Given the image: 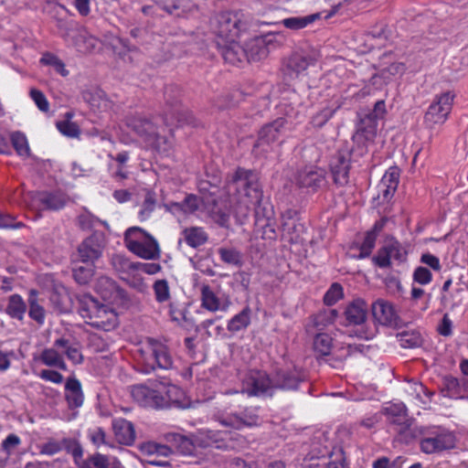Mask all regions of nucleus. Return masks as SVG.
<instances>
[{
	"label": "nucleus",
	"instance_id": "obj_1",
	"mask_svg": "<svg viewBox=\"0 0 468 468\" xmlns=\"http://www.w3.org/2000/svg\"><path fill=\"white\" fill-rule=\"evenodd\" d=\"M95 291L106 303H100L90 294L78 297V311L84 319L106 318L105 322H112L117 314L112 304L125 298V292L116 282L107 277L97 279Z\"/></svg>",
	"mask_w": 468,
	"mask_h": 468
},
{
	"label": "nucleus",
	"instance_id": "obj_2",
	"mask_svg": "<svg viewBox=\"0 0 468 468\" xmlns=\"http://www.w3.org/2000/svg\"><path fill=\"white\" fill-rule=\"evenodd\" d=\"M181 90L178 86L171 84L165 88L164 97L165 110L164 122L166 126L194 125L195 118L190 112L180 104Z\"/></svg>",
	"mask_w": 468,
	"mask_h": 468
},
{
	"label": "nucleus",
	"instance_id": "obj_3",
	"mask_svg": "<svg viewBox=\"0 0 468 468\" xmlns=\"http://www.w3.org/2000/svg\"><path fill=\"white\" fill-rule=\"evenodd\" d=\"M421 437L420 441V451L425 454H434L455 446L454 436L445 431H430L420 426L415 427L410 439Z\"/></svg>",
	"mask_w": 468,
	"mask_h": 468
},
{
	"label": "nucleus",
	"instance_id": "obj_4",
	"mask_svg": "<svg viewBox=\"0 0 468 468\" xmlns=\"http://www.w3.org/2000/svg\"><path fill=\"white\" fill-rule=\"evenodd\" d=\"M289 119H291V116L287 113L286 117H279L261 128L252 149L255 155L265 156L271 151V144L278 140L287 128Z\"/></svg>",
	"mask_w": 468,
	"mask_h": 468
},
{
	"label": "nucleus",
	"instance_id": "obj_5",
	"mask_svg": "<svg viewBox=\"0 0 468 468\" xmlns=\"http://www.w3.org/2000/svg\"><path fill=\"white\" fill-rule=\"evenodd\" d=\"M274 384L269 374L262 370L251 369L241 378L240 392L249 397L272 396Z\"/></svg>",
	"mask_w": 468,
	"mask_h": 468
},
{
	"label": "nucleus",
	"instance_id": "obj_6",
	"mask_svg": "<svg viewBox=\"0 0 468 468\" xmlns=\"http://www.w3.org/2000/svg\"><path fill=\"white\" fill-rule=\"evenodd\" d=\"M239 12H222L216 17L215 32L221 40L236 39L242 30L246 29V23Z\"/></svg>",
	"mask_w": 468,
	"mask_h": 468
},
{
	"label": "nucleus",
	"instance_id": "obj_7",
	"mask_svg": "<svg viewBox=\"0 0 468 468\" xmlns=\"http://www.w3.org/2000/svg\"><path fill=\"white\" fill-rule=\"evenodd\" d=\"M317 60L314 52L298 50L292 52L282 64V73L289 80L297 78Z\"/></svg>",
	"mask_w": 468,
	"mask_h": 468
},
{
	"label": "nucleus",
	"instance_id": "obj_8",
	"mask_svg": "<svg viewBox=\"0 0 468 468\" xmlns=\"http://www.w3.org/2000/svg\"><path fill=\"white\" fill-rule=\"evenodd\" d=\"M125 124L151 146H154L159 139L157 125L146 117L140 114L129 115L125 118Z\"/></svg>",
	"mask_w": 468,
	"mask_h": 468
},
{
	"label": "nucleus",
	"instance_id": "obj_9",
	"mask_svg": "<svg viewBox=\"0 0 468 468\" xmlns=\"http://www.w3.org/2000/svg\"><path fill=\"white\" fill-rule=\"evenodd\" d=\"M453 96L450 92H444L437 96L430 105L424 116V122L429 128L436 124H442L451 112Z\"/></svg>",
	"mask_w": 468,
	"mask_h": 468
},
{
	"label": "nucleus",
	"instance_id": "obj_10",
	"mask_svg": "<svg viewBox=\"0 0 468 468\" xmlns=\"http://www.w3.org/2000/svg\"><path fill=\"white\" fill-rule=\"evenodd\" d=\"M233 183L237 188H243L245 195L251 198V202L259 203L262 194L257 173L252 170L238 168L233 176Z\"/></svg>",
	"mask_w": 468,
	"mask_h": 468
},
{
	"label": "nucleus",
	"instance_id": "obj_11",
	"mask_svg": "<svg viewBox=\"0 0 468 468\" xmlns=\"http://www.w3.org/2000/svg\"><path fill=\"white\" fill-rule=\"evenodd\" d=\"M258 408H246L240 414L229 413L218 416V421L224 427L240 430L257 426L260 423Z\"/></svg>",
	"mask_w": 468,
	"mask_h": 468
},
{
	"label": "nucleus",
	"instance_id": "obj_12",
	"mask_svg": "<svg viewBox=\"0 0 468 468\" xmlns=\"http://www.w3.org/2000/svg\"><path fill=\"white\" fill-rule=\"evenodd\" d=\"M351 150L346 148L339 150L332 158L330 168L334 183L338 186L347 185L351 167Z\"/></svg>",
	"mask_w": 468,
	"mask_h": 468
},
{
	"label": "nucleus",
	"instance_id": "obj_13",
	"mask_svg": "<svg viewBox=\"0 0 468 468\" xmlns=\"http://www.w3.org/2000/svg\"><path fill=\"white\" fill-rule=\"evenodd\" d=\"M147 342L149 344L152 356L146 362V368L144 369V372H150V370L155 368V366L163 369L170 368L173 365V359L167 346L154 338H148Z\"/></svg>",
	"mask_w": 468,
	"mask_h": 468
},
{
	"label": "nucleus",
	"instance_id": "obj_14",
	"mask_svg": "<svg viewBox=\"0 0 468 468\" xmlns=\"http://www.w3.org/2000/svg\"><path fill=\"white\" fill-rule=\"evenodd\" d=\"M296 184L300 187L316 192L326 185V172L320 167L306 166L298 172Z\"/></svg>",
	"mask_w": 468,
	"mask_h": 468
},
{
	"label": "nucleus",
	"instance_id": "obj_15",
	"mask_svg": "<svg viewBox=\"0 0 468 468\" xmlns=\"http://www.w3.org/2000/svg\"><path fill=\"white\" fill-rule=\"evenodd\" d=\"M133 400L143 407L160 408L165 404L164 397L154 389L145 385H134L131 388Z\"/></svg>",
	"mask_w": 468,
	"mask_h": 468
},
{
	"label": "nucleus",
	"instance_id": "obj_16",
	"mask_svg": "<svg viewBox=\"0 0 468 468\" xmlns=\"http://www.w3.org/2000/svg\"><path fill=\"white\" fill-rule=\"evenodd\" d=\"M303 379V372L296 367H282L276 371L272 383L274 390L276 388L295 389Z\"/></svg>",
	"mask_w": 468,
	"mask_h": 468
},
{
	"label": "nucleus",
	"instance_id": "obj_17",
	"mask_svg": "<svg viewBox=\"0 0 468 468\" xmlns=\"http://www.w3.org/2000/svg\"><path fill=\"white\" fill-rule=\"evenodd\" d=\"M377 131L378 122L376 120L365 114L360 117L356 124V133L353 135V141L357 144L363 145L361 154L367 151L366 144L373 142L376 138Z\"/></svg>",
	"mask_w": 468,
	"mask_h": 468
},
{
	"label": "nucleus",
	"instance_id": "obj_18",
	"mask_svg": "<svg viewBox=\"0 0 468 468\" xmlns=\"http://www.w3.org/2000/svg\"><path fill=\"white\" fill-rule=\"evenodd\" d=\"M102 253V247L95 236L85 239L78 247V257L83 264L94 265Z\"/></svg>",
	"mask_w": 468,
	"mask_h": 468
},
{
	"label": "nucleus",
	"instance_id": "obj_19",
	"mask_svg": "<svg viewBox=\"0 0 468 468\" xmlns=\"http://www.w3.org/2000/svg\"><path fill=\"white\" fill-rule=\"evenodd\" d=\"M218 47L224 60L229 64L235 65L246 58L245 48L241 47L236 39L218 41Z\"/></svg>",
	"mask_w": 468,
	"mask_h": 468
},
{
	"label": "nucleus",
	"instance_id": "obj_20",
	"mask_svg": "<svg viewBox=\"0 0 468 468\" xmlns=\"http://www.w3.org/2000/svg\"><path fill=\"white\" fill-rule=\"evenodd\" d=\"M36 200L42 209L57 211L67 205L69 197L61 191H42L37 194Z\"/></svg>",
	"mask_w": 468,
	"mask_h": 468
},
{
	"label": "nucleus",
	"instance_id": "obj_21",
	"mask_svg": "<svg viewBox=\"0 0 468 468\" xmlns=\"http://www.w3.org/2000/svg\"><path fill=\"white\" fill-rule=\"evenodd\" d=\"M112 431L118 443L130 446L135 441V431L133 423L123 418L112 420Z\"/></svg>",
	"mask_w": 468,
	"mask_h": 468
},
{
	"label": "nucleus",
	"instance_id": "obj_22",
	"mask_svg": "<svg viewBox=\"0 0 468 468\" xmlns=\"http://www.w3.org/2000/svg\"><path fill=\"white\" fill-rule=\"evenodd\" d=\"M129 250L145 260L159 259L161 252L158 242L154 237L148 238L140 244L133 243V248H130Z\"/></svg>",
	"mask_w": 468,
	"mask_h": 468
},
{
	"label": "nucleus",
	"instance_id": "obj_23",
	"mask_svg": "<svg viewBox=\"0 0 468 468\" xmlns=\"http://www.w3.org/2000/svg\"><path fill=\"white\" fill-rule=\"evenodd\" d=\"M372 315L376 322H394L396 312L394 306L388 301L378 299L371 305Z\"/></svg>",
	"mask_w": 468,
	"mask_h": 468
},
{
	"label": "nucleus",
	"instance_id": "obj_24",
	"mask_svg": "<svg viewBox=\"0 0 468 468\" xmlns=\"http://www.w3.org/2000/svg\"><path fill=\"white\" fill-rule=\"evenodd\" d=\"M66 399L70 408H79L82 405L84 396L80 382L75 378H68L66 385Z\"/></svg>",
	"mask_w": 468,
	"mask_h": 468
},
{
	"label": "nucleus",
	"instance_id": "obj_25",
	"mask_svg": "<svg viewBox=\"0 0 468 468\" xmlns=\"http://www.w3.org/2000/svg\"><path fill=\"white\" fill-rule=\"evenodd\" d=\"M344 326L341 333L347 335L349 337H356L359 339H371L376 335L377 328L368 327L367 324H342Z\"/></svg>",
	"mask_w": 468,
	"mask_h": 468
},
{
	"label": "nucleus",
	"instance_id": "obj_26",
	"mask_svg": "<svg viewBox=\"0 0 468 468\" xmlns=\"http://www.w3.org/2000/svg\"><path fill=\"white\" fill-rule=\"evenodd\" d=\"M246 59L257 61L268 55V48L263 37H255L250 40L245 47Z\"/></svg>",
	"mask_w": 468,
	"mask_h": 468
},
{
	"label": "nucleus",
	"instance_id": "obj_27",
	"mask_svg": "<svg viewBox=\"0 0 468 468\" xmlns=\"http://www.w3.org/2000/svg\"><path fill=\"white\" fill-rule=\"evenodd\" d=\"M367 310V304L364 300H354L345 311L347 322H366Z\"/></svg>",
	"mask_w": 468,
	"mask_h": 468
},
{
	"label": "nucleus",
	"instance_id": "obj_28",
	"mask_svg": "<svg viewBox=\"0 0 468 468\" xmlns=\"http://www.w3.org/2000/svg\"><path fill=\"white\" fill-rule=\"evenodd\" d=\"M182 234L186 243L191 248H197L204 245L208 239L207 232L201 227L186 228Z\"/></svg>",
	"mask_w": 468,
	"mask_h": 468
},
{
	"label": "nucleus",
	"instance_id": "obj_29",
	"mask_svg": "<svg viewBox=\"0 0 468 468\" xmlns=\"http://www.w3.org/2000/svg\"><path fill=\"white\" fill-rule=\"evenodd\" d=\"M26 311L27 304L19 294H13L9 297L5 312L11 318L22 320Z\"/></svg>",
	"mask_w": 468,
	"mask_h": 468
},
{
	"label": "nucleus",
	"instance_id": "obj_30",
	"mask_svg": "<svg viewBox=\"0 0 468 468\" xmlns=\"http://www.w3.org/2000/svg\"><path fill=\"white\" fill-rule=\"evenodd\" d=\"M27 303L29 306V317L36 322H42L45 317V309L40 303V301L37 297V292L36 290H30Z\"/></svg>",
	"mask_w": 468,
	"mask_h": 468
},
{
	"label": "nucleus",
	"instance_id": "obj_31",
	"mask_svg": "<svg viewBox=\"0 0 468 468\" xmlns=\"http://www.w3.org/2000/svg\"><path fill=\"white\" fill-rule=\"evenodd\" d=\"M319 18V14H313L305 16H292L285 18L282 24L289 29L299 30L306 27L308 25Z\"/></svg>",
	"mask_w": 468,
	"mask_h": 468
},
{
	"label": "nucleus",
	"instance_id": "obj_32",
	"mask_svg": "<svg viewBox=\"0 0 468 468\" xmlns=\"http://www.w3.org/2000/svg\"><path fill=\"white\" fill-rule=\"evenodd\" d=\"M153 237L139 227H131L124 233V243L128 250L133 248V243H142L148 238Z\"/></svg>",
	"mask_w": 468,
	"mask_h": 468
},
{
	"label": "nucleus",
	"instance_id": "obj_33",
	"mask_svg": "<svg viewBox=\"0 0 468 468\" xmlns=\"http://www.w3.org/2000/svg\"><path fill=\"white\" fill-rule=\"evenodd\" d=\"M398 341L403 348H415L422 344V337L416 331H403L397 335Z\"/></svg>",
	"mask_w": 468,
	"mask_h": 468
},
{
	"label": "nucleus",
	"instance_id": "obj_34",
	"mask_svg": "<svg viewBox=\"0 0 468 468\" xmlns=\"http://www.w3.org/2000/svg\"><path fill=\"white\" fill-rule=\"evenodd\" d=\"M441 393L444 397L460 399L459 378L452 376H445L442 378Z\"/></svg>",
	"mask_w": 468,
	"mask_h": 468
},
{
	"label": "nucleus",
	"instance_id": "obj_35",
	"mask_svg": "<svg viewBox=\"0 0 468 468\" xmlns=\"http://www.w3.org/2000/svg\"><path fill=\"white\" fill-rule=\"evenodd\" d=\"M74 280L80 285H86L94 275V265H78L72 269Z\"/></svg>",
	"mask_w": 468,
	"mask_h": 468
},
{
	"label": "nucleus",
	"instance_id": "obj_36",
	"mask_svg": "<svg viewBox=\"0 0 468 468\" xmlns=\"http://www.w3.org/2000/svg\"><path fill=\"white\" fill-rule=\"evenodd\" d=\"M386 411L388 414L391 415L392 417L398 416V417L403 419V422H399V424L401 425V428L399 429L400 431L409 430L410 428V426H412L413 421H412V420L408 418L407 409L404 404L400 403V404L390 405L389 407L386 408Z\"/></svg>",
	"mask_w": 468,
	"mask_h": 468
},
{
	"label": "nucleus",
	"instance_id": "obj_37",
	"mask_svg": "<svg viewBox=\"0 0 468 468\" xmlns=\"http://www.w3.org/2000/svg\"><path fill=\"white\" fill-rule=\"evenodd\" d=\"M207 443L215 445L218 449L228 447L226 441L229 438V433L222 431L206 430L203 431Z\"/></svg>",
	"mask_w": 468,
	"mask_h": 468
},
{
	"label": "nucleus",
	"instance_id": "obj_38",
	"mask_svg": "<svg viewBox=\"0 0 468 468\" xmlns=\"http://www.w3.org/2000/svg\"><path fill=\"white\" fill-rule=\"evenodd\" d=\"M41 361L48 367H57L59 369L66 370L67 365L62 356L54 349H45L41 354Z\"/></svg>",
	"mask_w": 468,
	"mask_h": 468
},
{
	"label": "nucleus",
	"instance_id": "obj_39",
	"mask_svg": "<svg viewBox=\"0 0 468 468\" xmlns=\"http://www.w3.org/2000/svg\"><path fill=\"white\" fill-rule=\"evenodd\" d=\"M40 63L52 67L57 73L63 77H67L69 73L66 69L65 63L58 56L52 53H45L40 58Z\"/></svg>",
	"mask_w": 468,
	"mask_h": 468
},
{
	"label": "nucleus",
	"instance_id": "obj_40",
	"mask_svg": "<svg viewBox=\"0 0 468 468\" xmlns=\"http://www.w3.org/2000/svg\"><path fill=\"white\" fill-rule=\"evenodd\" d=\"M157 205L156 195L154 191L147 190L144 196V202L142 204V208L140 209L138 215L141 220H145L150 217L152 212L155 209Z\"/></svg>",
	"mask_w": 468,
	"mask_h": 468
},
{
	"label": "nucleus",
	"instance_id": "obj_41",
	"mask_svg": "<svg viewBox=\"0 0 468 468\" xmlns=\"http://www.w3.org/2000/svg\"><path fill=\"white\" fill-rule=\"evenodd\" d=\"M209 217L212 220L223 228H229V214L218 207L215 199L212 200V207L208 208Z\"/></svg>",
	"mask_w": 468,
	"mask_h": 468
},
{
	"label": "nucleus",
	"instance_id": "obj_42",
	"mask_svg": "<svg viewBox=\"0 0 468 468\" xmlns=\"http://www.w3.org/2000/svg\"><path fill=\"white\" fill-rule=\"evenodd\" d=\"M98 44V38L87 32L80 33L77 36L76 47L81 52H90L97 48Z\"/></svg>",
	"mask_w": 468,
	"mask_h": 468
},
{
	"label": "nucleus",
	"instance_id": "obj_43",
	"mask_svg": "<svg viewBox=\"0 0 468 468\" xmlns=\"http://www.w3.org/2000/svg\"><path fill=\"white\" fill-rule=\"evenodd\" d=\"M11 143L16 153L20 156L27 157L30 154L27 139L26 135L20 132H15L11 134Z\"/></svg>",
	"mask_w": 468,
	"mask_h": 468
},
{
	"label": "nucleus",
	"instance_id": "obj_44",
	"mask_svg": "<svg viewBox=\"0 0 468 468\" xmlns=\"http://www.w3.org/2000/svg\"><path fill=\"white\" fill-rule=\"evenodd\" d=\"M201 296L203 307L210 311H217L219 309V299L216 296L208 285L202 286Z\"/></svg>",
	"mask_w": 468,
	"mask_h": 468
},
{
	"label": "nucleus",
	"instance_id": "obj_45",
	"mask_svg": "<svg viewBox=\"0 0 468 468\" xmlns=\"http://www.w3.org/2000/svg\"><path fill=\"white\" fill-rule=\"evenodd\" d=\"M344 297V289L339 282H334L330 285L324 295V303L327 306L335 304Z\"/></svg>",
	"mask_w": 468,
	"mask_h": 468
},
{
	"label": "nucleus",
	"instance_id": "obj_46",
	"mask_svg": "<svg viewBox=\"0 0 468 468\" xmlns=\"http://www.w3.org/2000/svg\"><path fill=\"white\" fill-rule=\"evenodd\" d=\"M333 338L325 334L319 333L315 335L314 340V350L323 356L329 355L332 347Z\"/></svg>",
	"mask_w": 468,
	"mask_h": 468
},
{
	"label": "nucleus",
	"instance_id": "obj_47",
	"mask_svg": "<svg viewBox=\"0 0 468 468\" xmlns=\"http://www.w3.org/2000/svg\"><path fill=\"white\" fill-rule=\"evenodd\" d=\"M384 247L391 259L399 262L406 261L407 252L398 240L391 239L384 245Z\"/></svg>",
	"mask_w": 468,
	"mask_h": 468
},
{
	"label": "nucleus",
	"instance_id": "obj_48",
	"mask_svg": "<svg viewBox=\"0 0 468 468\" xmlns=\"http://www.w3.org/2000/svg\"><path fill=\"white\" fill-rule=\"evenodd\" d=\"M55 346L58 347H64L66 356L69 360H71L74 364H80L83 360V356L80 351L74 346H69V341L64 338H59L56 340Z\"/></svg>",
	"mask_w": 468,
	"mask_h": 468
},
{
	"label": "nucleus",
	"instance_id": "obj_49",
	"mask_svg": "<svg viewBox=\"0 0 468 468\" xmlns=\"http://www.w3.org/2000/svg\"><path fill=\"white\" fill-rule=\"evenodd\" d=\"M218 252L221 261L225 263L234 266L241 265V254L237 250L219 248Z\"/></svg>",
	"mask_w": 468,
	"mask_h": 468
},
{
	"label": "nucleus",
	"instance_id": "obj_50",
	"mask_svg": "<svg viewBox=\"0 0 468 468\" xmlns=\"http://www.w3.org/2000/svg\"><path fill=\"white\" fill-rule=\"evenodd\" d=\"M335 110L331 108H324L312 117V124L314 127H323L334 115Z\"/></svg>",
	"mask_w": 468,
	"mask_h": 468
},
{
	"label": "nucleus",
	"instance_id": "obj_51",
	"mask_svg": "<svg viewBox=\"0 0 468 468\" xmlns=\"http://www.w3.org/2000/svg\"><path fill=\"white\" fill-rule=\"evenodd\" d=\"M377 237L374 233L367 232L365 239L360 246V253L358 255L359 259H364L368 257L372 250L375 247Z\"/></svg>",
	"mask_w": 468,
	"mask_h": 468
},
{
	"label": "nucleus",
	"instance_id": "obj_52",
	"mask_svg": "<svg viewBox=\"0 0 468 468\" xmlns=\"http://www.w3.org/2000/svg\"><path fill=\"white\" fill-rule=\"evenodd\" d=\"M283 235H288L291 241L296 240L298 234L303 231V226L297 221H285L282 223Z\"/></svg>",
	"mask_w": 468,
	"mask_h": 468
},
{
	"label": "nucleus",
	"instance_id": "obj_53",
	"mask_svg": "<svg viewBox=\"0 0 468 468\" xmlns=\"http://www.w3.org/2000/svg\"><path fill=\"white\" fill-rule=\"evenodd\" d=\"M57 128L58 131L68 137H78L80 134V129L78 125L72 122L61 121L57 122Z\"/></svg>",
	"mask_w": 468,
	"mask_h": 468
},
{
	"label": "nucleus",
	"instance_id": "obj_54",
	"mask_svg": "<svg viewBox=\"0 0 468 468\" xmlns=\"http://www.w3.org/2000/svg\"><path fill=\"white\" fill-rule=\"evenodd\" d=\"M408 393L412 396L416 400L422 404H426L427 401L423 399L422 395L426 397H430L432 393L427 391L426 388L421 383H412L409 389Z\"/></svg>",
	"mask_w": 468,
	"mask_h": 468
},
{
	"label": "nucleus",
	"instance_id": "obj_55",
	"mask_svg": "<svg viewBox=\"0 0 468 468\" xmlns=\"http://www.w3.org/2000/svg\"><path fill=\"white\" fill-rule=\"evenodd\" d=\"M182 202L184 214H192L196 212L200 205L199 197L194 194L186 195Z\"/></svg>",
	"mask_w": 468,
	"mask_h": 468
},
{
	"label": "nucleus",
	"instance_id": "obj_56",
	"mask_svg": "<svg viewBox=\"0 0 468 468\" xmlns=\"http://www.w3.org/2000/svg\"><path fill=\"white\" fill-rule=\"evenodd\" d=\"M30 97L37 106V108L43 112H48L49 110V103L45 96V94L37 89H32L30 90Z\"/></svg>",
	"mask_w": 468,
	"mask_h": 468
},
{
	"label": "nucleus",
	"instance_id": "obj_57",
	"mask_svg": "<svg viewBox=\"0 0 468 468\" xmlns=\"http://www.w3.org/2000/svg\"><path fill=\"white\" fill-rule=\"evenodd\" d=\"M154 290L158 302H165L169 298V287L165 280H158L154 284Z\"/></svg>",
	"mask_w": 468,
	"mask_h": 468
},
{
	"label": "nucleus",
	"instance_id": "obj_58",
	"mask_svg": "<svg viewBox=\"0 0 468 468\" xmlns=\"http://www.w3.org/2000/svg\"><path fill=\"white\" fill-rule=\"evenodd\" d=\"M382 186H387L391 190H397L399 185V173L396 169H389L382 176L380 182Z\"/></svg>",
	"mask_w": 468,
	"mask_h": 468
},
{
	"label": "nucleus",
	"instance_id": "obj_59",
	"mask_svg": "<svg viewBox=\"0 0 468 468\" xmlns=\"http://www.w3.org/2000/svg\"><path fill=\"white\" fill-rule=\"evenodd\" d=\"M372 261L379 268H388L391 265V258L384 246L378 250L377 254L372 258Z\"/></svg>",
	"mask_w": 468,
	"mask_h": 468
},
{
	"label": "nucleus",
	"instance_id": "obj_60",
	"mask_svg": "<svg viewBox=\"0 0 468 468\" xmlns=\"http://www.w3.org/2000/svg\"><path fill=\"white\" fill-rule=\"evenodd\" d=\"M431 272L422 266L417 267L413 272L414 282L421 285L428 284L431 281Z\"/></svg>",
	"mask_w": 468,
	"mask_h": 468
},
{
	"label": "nucleus",
	"instance_id": "obj_61",
	"mask_svg": "<svg viewBox=\"0 0 468 468\" xmlns=\"http://www.w3.org/2000/svg\"><path fill=\"white\" fill-rule=\"evenodd\" d=\"M21 443L20 438L16 434H9L2 442V450L10 456L13 450Z\"/></svg>",
	"mask_w": 468,
	"mask_h": 468
},
{
	"label": "nucleus",
	"instance_id": "obj_62",
	"mask_svg": "<svg viewBox=\"0 0 468 468\" xmlns=\"http://www.w3.org/2000/svg\"><path fill=\"white\" fill-rule=\"evenodd\" d=\"M62 450V444L57 441L49 440L40 446V454L54 455Z\"/></svg>",
	"mask_w": 468,
	"mask_h": 468
},
{
	"label": "nucleus",
	"instance_id": "obj_63",
	"mask_svg": "<svg viewBox=\"0 0 468 468\" xmlns=\"http://www.w3.org/2000/svg\"><path fill=\"white\" fill-rule=\"evenodd\" d=\"M352 352V345L346 344V346L341 347L335 354H334L332 357V366L335 367H338L339 364L342 363L346 357L351 355Z\"/></svg>",
	"mask_w": 468,
	"mask_h": 468
},
{
	"label": "nucleus",
	"instance_id": "obj_64",
	"mask_svg": "<svg viewBox=\"0 0 468 468\" xmlns=\"http://www.w3.org/2000/svg\"><path fill=\"white\" fill-rule=\"evenodd\" d=\"M96 218L88 212L80 214L78 218V226L83 230H90L94 227Z\"/></svg>",
	"mask_w": 468,
	"mask_h": 468
}]
</instances>
